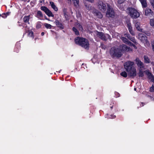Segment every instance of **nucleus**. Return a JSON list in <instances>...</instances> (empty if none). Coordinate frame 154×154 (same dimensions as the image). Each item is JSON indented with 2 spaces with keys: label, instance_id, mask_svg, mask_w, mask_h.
<instances>
[{
  "label": "nucleus",
  "instance_id": "3c124183",
  "mask_svg": "<svg viewBox=\"0 0 154 154\" xmlns=\"http://www.w3.org/2000/svg\"><path fill=\"white\" fill-rule=\"evenodd\" d=\"M134 91H136V88H134Z\"/></svg>",
  "mask_w": 154,
  "mask_h": 154
},
{
  "label": "nucleus",
  "instance_id": "7c9ffc66",
  "mask_svg": "<svg viewBox=\"0 0 154 154\" xmlns=\"http://www.w3.org/2000/svg\"><path fill=\"white\" fill-rule=\"evenodd\" d=\"M150 24L151 26L154 27V19L150 20Z\"/></svg>",
  "mask_w": 154,
  "mask_h": 154
},
{
  "label": "nucleus",
  "instance_id": "49530a36",
  "mask_svg": "<svg viewBox=\"0 0 154 154\" xmlns=\"http://www.w3.org/2000/svg\"><path fill=\"white\" fill-rule=\"evenodd\" d=\"M44 34H45V33H44V32H42L41 33V35H42V36H43V35H44Z\"/></svg>",
  "mask_w": 154,
  "mask_h": 154
},
{
  "label": "nucleus",
  "instance_id": "393cba45",
  "mask_svg": "<svg viewBox=\"0 0 154 154\" xmlns=\"http://www.w3.org/2000/svg\"><path fill=\"white\" fill-rule=\"evenodd\" d=\"M144 62L146 63H149L150 62V60L147 56L144 55Z\"/></svg>",
  "mask_w": 154,
  "mask_h": 154
},
{
  "label": "nucleus",
  "instance_id": "1a4fd4ad",
  "mask_svg": "<svg viewBox=\"0 0 154 154\" xmlns=\"http://www.w3.org/2000/svg\"><path fill=\"white\" fill-rule=\"evenodd\" d=\"M127 72H128V76L132 78H134L136 75V70L135 67Z\"/></svg>",
  "mask_w": 154,
  "mask_h": 154
},
{
  "label": "nucleus",
  "instance_id": "473e14b6",
  "mask_svg": "<svg viewBox=\"0 0 154 154\" xmlns=\"http://www.w3.org/2000/svg\"><path fill=\"white\" fill-rule=\"evenodd\" d=\"M72 30L74 32H75V33L76 35H79V31L76 28H75V27H73Z\"/></svg>",
  "mask_w": 154,
  "mask_h": 154
},
{
  "label": "nucleus",
  "instance_id": "f3484780",
  "mask_svg": "<svg viewBox=\"0 0 154 154\" xmlns=\"http://www.w3.org/2000/svg\"><path fill=\"white\" fill-rule=\"evenodd\" d=\"M94 15L99 18H101L103 17L101 13L99 12L98 11L95 10V11Z\"/></svg>",
  "mask_w": 154,
  "mask_h": 154
},
{
  "label": "nucleus",
  "instance_id": "ddd939ff",
  "mask_svg": "<svg viewBox=\"0 0 154 154\" xmlns=\"http://www.w3.org/2000/svg\"><path fill=\"white\" fill-rule=\"evenodd\" d=\"M137 66L140 67V69L143 68L144 66L143 63L138 58H136L135 60Z\"/></svg>",
  "mask_w": 154,
  "mask_h": 154
},
{
  "label": "nucleus",
  "instance_id": "bb28decb",
  "mask_svg": "<svg viewBox=\"0 0 154 154\" xmlns=\"http://www.w3.org/2000/svg\"><path fill=\"white\" fill-rule=\"evenodd\" d=\"M138 75L140 77H143L144 76L143 72L141 69L139 70Z\"/></svg>",
  "mask_w": 154,
  "mask_h": 154
},
{
  "label": "nucleus",
  "instance_id": "f704fd0d",
  "mask_svg": "<svg viewBox=\"0 0 154 154\" xmlns=\"http://www.w3.org/2000/svg\"><path fill=\"white\" fill-rule=\"evenodd\" d=\"M149 91L151 92H154V85H152L151 87L150 88Z\"/></svg>",
  "mask_w": 154,
  "mask_h": 154
},
{
  "label": "nucleus",
  "instance_id": "c85d7f7f",
  "mask_svg": "<svg viewBox=\"0 0 154 154\" xmlns=\"http://www.w3.org/2000/svg\"><path fill=\"white\" fill-rule=\"evenodd\" d=\"M44 25L45 27L47 29H51V28L52 26L51 24L47 23H45Z\"/></svg>",
  "mask_w": 154,
  "mask_h": 154
},
{
  "label": "nucleus",
  "instance_id": "72a5a7b5",
  "mask_svg": "<svg viewBox=\"0 0 154 154\" xmlns=\"http://www.w3.org/2000/svg\"><path fill=\"white\" fill-rule=\"evenodd\" d=\"M127 26L128 30H131V29H132L131 24L130 23H127Z\"/></svg>",
  "mask_w": 154,
  "mask_h": 154
},
{
  "label": "nucleus",
  "instance_id": "aec40b11",
  "mask_svg": "<svg viewBox=\"0 0 154 154\" xmlns=\"http://www.w3.org/2000/svg\"><path fill=\"white\" fill-rule=\"evenodd\" d=\"M36 17L39 19L42 18L43 17V15L42 12L40 11H38Z\"/></svg>",
  "mask_w": 154,
  "mask_h": 154
},
{
  "label": "nucleus",
  "instance_id": "603ef678",
  "mask_svg": "<svg viewBox=\"0 0 154 154\" xmlns=\"http://www.w3.org/2000/svg\"><path fill=\"white\" fill-rule=\"evenodd\" d=\"M110 108H111V109H112V106H111V107H110Z\"/></svg>",
  "mask_w": 154,
  "mask_h": 154
},
{
  "label": "nucleus",
  "instance_id": "4468645a",
  "mask_svg": "<svg viewBox=\"0 0 154 154\" xmlns=\"http://www.w3.org/2000/svg\"><path fill=\"white\" fill-rule=\"evenodd\" d=\"M145 14L146 16L151 17L153 16V12L151 9L147 8L145 11Z\"/></svg>",
  "mask_w": 154,
  "mask_h": 154
},
{
  "label": "nucleus",
  "instance_id": "9b49d317",
  "mask_svg": "<svg viewBox=\"0 0 154 154\" xmlns=\"http://www.w3.org/2000/svg\"><path fill=\"white\" fill-rule=\"evenodd\" d=\"M121 39L125 43L127 44L130 45L134 47L135 48H136L137 47L136 46L132 43L130 41H129L125 37H122Z\"/></svg>",
  "mask_w": 154,
  "mask_h": 154
},
{
  "label": "nucleus",
  "instance_id": "de8ad7c7",
  "mask_svg": "<svg viewBox=\"0 0 154 154\" xmlns=\"http://www.w3.org/2000/svg\"><path fill=\"white\" fill-rule=\"evenodd\" d=\"M143 103H141L140 106H143Z\"/></svg>",
  "mask_w": 154,
  "mask_h": 154
},
{
  "label": "nucleus",
  "instance_id": "9d476101",
  "mask_svg": "<svg viewBox=\"0 0 154 154\" xmlns=\"http://www.w3.org/2000/svg\"><path fill=\"white\" fill-rule=\"evenodd\" d=\"M138 39L143 43H147V37L144 34L140 33L138 35Z\"/></svg>",
  "mask_w": 154,
  "mask_h": 154
},
{
  "label": "nucleus",
  "instance_id": "37998d69",
  "mask_svg": "<svg viewBox=\"0 0 154 154\" xmlns=\"http://www.w3.org/2000/svg\"><path fill=\"white\" fill-rule=\"evenodd\" d=\"M39 2L40 3H42L44 2V0H40Z\"/></svg>",
  "mask_w": 154,
  "mask_h": 154
},
{
  "label": "nucleus",
  "instance_id": "6e6d98bb",
  "mask_svg": "<svg viewBox=\"0 0 154 154\" xmlns=\"http://www.w3.org/2000/svg\"><path fill=\"white\" fill-rule=\"evenodd\" d=\"M16 51V52H18V51Z\"/></svg>",
  "mask_w": 154,
  "mask_h": 154
},
{
  "label": "nucleus",
  "instance_id": "6e6552de",
  "mask_svg": "<svg viewBox=\"0 0 154 154\" xmlns=\"http://www.w3.org/2000/svg\"><path fill=\"white\" fill-rule=\"evenodd\" d=\"M41 9L44 11L45 13L49 17H53L54 15L52 12L45 6H42Z\"/></svg>",
  "mask_w": 154,
  "mask_h": 154
},
{
  "label": "nucleus",
  "instance_id": "39448f33",
  "mask_svg": "<svg viewBox=\"0 0 154 154\" xmlns=\"http://www.w3.org/2000/svg\"><path fill=\"white\" fill-rule=\"evenodd\" d=\"M107 9L106 13V16L108 17H113L115 16V13L113 9L109 5H107Z\"/></svg>",
  "mask_w": 154,
  "mask_h": 154
},
{
  "label": "nucleus",
  "instance_id": "5701e85b",
  "mask_svg": "<svg viewBox=\"0 0 154 154\" xmlns=\"http://www.w3.org/2000/svg\"><path fill=\"white\" fill-rule=\"evenodd\" d=\"M50 3L52 8L55 11H58V8L54 5V3L52 2H50Z\"/></svg>",
  "mask_w": 154,
  "mask_h": 154
},
{
  "label": "nucleus",
  "instance_id": "e433bc0d",
  "mask_svg": "<svg viewBox=\"0 0 154 154\" xmlns=\"http://www.w3.org/2000/svg\"><path fill=\"white\" fill-rule=\"evenodd\" d=\"M130 33L133 36L135 34L134 32L133 31L132 29H131V30H128Z\"/></svg>",
  "mask_w": 154,
  "mask_h": 154
},
{
  "label": "nucleus",
  "instance_id": "b1692460",
  "mask_svg": "<svg viewBox=\"0 0 154 154\" xmlns=\"http://www.w3.org/2000/svg\"><path fill=\"white\" fill-rule=\"evenodd\" d=\"M29 15L25 16L23 18V21L24 22L26 23H28L29 24Z\"/></svg>",
  "mask_w": 154,
  "mask_h": 154
},
{
  "label": "nucleus",
  "instance_id": "09e8293b",
  "mask_svg": "<svg viewBox=\"0 0 154 154\" xmlns=\"http://www.w3.org/2000/svg\"><path fill=\"white\" fill-rule=\"evenodd\" d=\"M45 19L47 20H49L48 19V18H47L46 17H45Z\"/></svg>",
  "mask_w": 154,
  "mask_h": 154
},
{
  "label": "nucleus",
  "instance_id": "2f4dec72",
  "mask_svg": "<svg viewBox=\"0 0 154 154\" xmlns=\"http://www.w3.org/2000/svg\"><path fill=\"white\" fill-rule=\"evenodd\" d=\"M28 36L30 37H32V38H33V33L32 31H29L28 34Z\"/></svg>",
  "mask_w": 154,
  "mask_h": 154
},
{
  "label": "nucleus",
  "instance_id": "79ce46f5",
  "mask_svg": "<svg viewBox=\"0 0 154 154\" xmlns=\"http://www.w3.org/2000/svg\"><path fill=\"white\" fill-rule=\"evenodd\" d=\"M149 98L150 99H151L152 100H154V98L153 97H152L151 96H149Z\"/></svg>",
  "mask_w": 154,
  "mask_h": 154
},
{
  "label": "nucleus",
  "instance_id": "f257e3e1",
  "mask_svg": "<svg viewBox=\"0 0 154 154\" xmlns=\"http://www.w3.org/2000/svg\"><path fill=\"white\" fill-rule=\"evenodd\" d=\"M75 43L85 49H88L89 43L88 39L80 37H77L75 39Z\"/></svg>",
  "mask_w": 154,
  "mask_h": 154
},
{
  "label": "nucleus",
  "instance_id": "f03ea898",
  "mask_svg": "<svg viewBox=\"0 0 154 154\" xmlns=\"http://www.w3.org/2000/svg\"><path fill=\"white\" fill-rule=\"evenodd\" d=\"M109 53L111 57L113 58L120 57L122 55L120 49L116 47H112L109 50Z\"/></svg>",
  "mask_w": 154,
  "mask_h": 154
},
{
  "label": "nucleus",
  "instance_id": "2eb2a0df",
  "mask_svg": "<svg viewBox=\"0 0 154 154\" xmlns=\"http://www.w3.org/2000/svg\"><path fill=\"white\" fill-rule=\"evenodd\" d=\"M145 72H146V74L148 77V78L154 83V76L153 75L148 71H146Z\"/></svg>",
  "mask_w": 154,
  "mask_h": 154
},
{
  "label": "nucleus",
  "instance_id": "423d86ee",
  "mask_svg": "<svg viewBox=\"0 0 154 154\" xmlns=\"http://www.w3.org/2000/svg\"><path fill=\"white\" fill-rule=\"evenodd\" d=\"M108 4L104 3L102 1H100L98 3L97 7L98 9L102 12H104L107 8Z\"/></svg>",
  "mask_w": 154,
  "mask_h": 154
},
{
  "label": "nucleus",
  "instance_id": "4d7b16f0",
  "mask_svg": "<svg viewBox=\"0 0 154 154\" xmlns=\"http://www.w3.org/2000/svg\"><path fill=\"white\" fill-rule=\"evenodd\" d=\"M61 70H60V71L59 72V73H60V72Z\"/></svg>",
  "mask_w": 154,
  "mask_h": 154
},
{
  "label": "nucleus",
  "instance_id": "20e7f679",
  "mask_svg": "<svg viewBox=\"0 0 154 154\" xmlns=\"http://www.w3.org/2000/svg\"><path fill=\"white\" fill-rule=\"evenodd\" d=\"M96 34L98 37L103 41H106L108 39H110V36L108 34H104L102 32L97 31Z\"/></svg>",
  "mask_w": 154,
  "mask_h": 154
},
{
  "label": "nucleus",
  "instance_id": "dca6fc26",
  "mask_svg": "<svg viewBox=\"0 0 154 154\" xmlns=\"http://www.w3.org/2000/svg\"><path fill=\"white\" fill-rule=\"evenodd\" d=\"M125 36L127 37L129 39L132 41L134 43H136V41L135 40L134 37H131L130 35L128 34H125Z\"/></svg>",
  "mask_w": 154,
  "mask_h": 154
},
{
  "label": "nucleus",
  "instance_id": "412c9836",
  "mask_svg": "<svg viewBox=\"0 0 154 154\" xmlns=\"http://www.w3.org/2000/svg\"><path fill=\"white\" fill-rule=\"evenodd\" d=\"M56 23L57 26L60 28L61 29H63L64 28V26L62 23L59 22L58 21H56Z\"/></svg>",
  "mask_w": 154,
  "mask_h": 154
},
{
  "label": "nucleus",
  "instance_id": "f8f14e48",
  "mask_svg": "<svg viewBox=\"0 0 154 154\" xmlns=\"http://www.w3.org/2000/svg\"><path fill=\"white\" fill-rule=\"evenodd\" d=\"M120 48L121 49V53H122V51H131V48L127 46L126 45L124 44H123L122 45H120Z\"/></svg>",
  "mask_w": 154,
  "mask_h": 154
},
{
  "label": "nucleus",
  "instance_id": "a878e982",
  "mask_svg": "<svg viewBox=\"0 0 154 154\" xmlns=\"http://www.w3.org/2000/svg\"><path fill=\"white\" fill-rule=\"evenodd\" d=\"M125 0H118V6L119 7L120 9L122 10L123 8L122 7H119L121 4H122L124 2Z\"/></svg>",
  "mask_w": 154,
  "mask_h": 154
},
{
  "label": "nucleus",
  "instance_id": "c03bdc74",
  "mask_svg": "<svg viewBox=\"0 0 154 154\" xmlns=\"http://www.w3.org/2000/svg\"><path fill=\"white\" fill-rule=\"evenodd\" d=\"M85 6H86V8H87V9H88V10H89L90 9V7H89V6H87V5H85Z\"/></svg>",
  "mask_w": 154,
  "mask_h": 154
},
{
  "label": "nucleus",
  "instance_id": "7ed1b4c3",
  "mask_svg": "<svg viewBox=\"0 0 154 154\" xmlns=\"http://www.w3.org/2000/svg\"><path fill=\"white\" fill-rule=\"evenodd\" d=\"M127 10L129 15L133 19H136L140 16V14L138 11L133 8H129Z\"/></svg>",
  "mask_w": 154,
  "mask_h": 154
},
{
  "label": "nucleus",
  "instance_id": "4c0bfd02",
  "mask_svg": "<svg viewBox=\"0 0 154 154\" xmlns=\"http://www.w3.org/2000/svg\"><path fill=\"white\" fill-rule=\"evenodd\" d=\"M150 3L151 5H152L153 8H154V0H150Z\"/></svg>",
  "mask_w": 154,
  "mask_h": 154
},
{
  "label": "nucleus",
  "instance_id": "6ab92c4d",
  "mask_svg": "<svg viewBox=\"0 0 154 154\" xmlns=\"http://www.w3.org/2000/svg\"><path fill=\"white\" fill-rule=\"evenodd\" d=\"M135 25L137 30L140 32H142V29L140 28V23L136 21L135 23Z\"/></svg>",
  "mask_w": 154,
  "mask_h": 154
},
{
  "label": "nucleus",
  "instance_id": "ea45409f",
  "mask_svg": "<svg viewBox=\"0 0 154 154\" xmlns=\"http://www.w3.org/2000/svg\"><path fill=\"white\" fill-rule=\"evenodd\" d=\"M63 12L64 14L67 13V9L66 8H64L63 9Z\"/></svg>",
  "mask_w": 154,
  "mask_h": 154
},
{
  "label": "nucleus",
  "instance_id": "cd10ccee",
  "mask_svg": "<svg viewBox=\"0 0 154 154\" xmlns=\"http://www.w3.org/2000/svg\"><path fill=\"white\" fill-rule=\"evenodd\" d=\"M120 75L126 78L127 76V74L125 71H123L121 73Z\"/></svg>",
  "mask_w": 154,
  "mask_h": 154
},
{
  "label": "nucleus",
  "instance_id": "a18cd8bd",
  "mask_svg": "<svg viewBox=\"0 0 154 154\" xmlns=\"http://www.w3.org/2000/svg\"><path fill=\"white\" fill-rule=\"evenodd\" d=\"M151 64H152V65L153 66H154V67H153V69H154V62H152L151 63Z\"/></svg>",
  "mask_w": 154,
  "mask_h": 154
},
{
  "label": "nucleus",
  "instance_id": "5fc2aeb1",
  "mask_svg": "<svg viewBox=\"0 0 154 154\" xmlns=\"http://www.w3.org/2000/svg\"><path fill=\"white\" fill-rule=\"evenodd\" d=\"M94 59V58H93V59H92V61H93Z\"/></svg>",
  "mask_w": 154,
  "mask_h": 154
},
{
  "label": "nucleus",
  "instance_id": "58836bf2",
  "mask_svg": "<svg viewBox=\"0 0 154 154\" xmlns=\"http://www.w3.org/2000/svg\"><path fill=\"white\" fill-rule=\"evenodd\" d=\"M110 117H109V118L113 119L116 118V116L115 115H111L110 116Z\"/></svg>",
  "mask_w": 154,
  "mask_h": 154
},
{
  "label": "nucleus",
  "instance_id": "a211bd4d",
  "mask_svg": "<svg viewBox=\"0 0 154 154\" xmlns=\"http://www.w3.org/2000/svg\"><path fill=\"white\" fill-rule=\"evenodd\" d=\"M68 3H71V0H67ZM72 2L73 3L74 5L76 7H77L79 5V0H72Z\"/></svg>",
  "mask_w": 154,
  "mask_h": 154
},
{
  "label": "nucleus",
  "instance_id": "864d4df0",
  "mask_svg": "<svg viewBox=\"0 0 154 154\" xmlns=\"http://www.w3.org/2000/svg\"><path fill=\"white\" fill-rule=\"evenodd\" d=\"M149 35V33L148 34H147V35Z\"/></svg>",
  "mask_w": 154,
  "mask_h": 154
},
{
  "label": "nucleus",
  "instance_id": "c9c22d12",
  "mask_svg": "<svg viewBox=\"0 0 154 154\" xmlns=\"http://www.w3.org/2000/svg\"><path fill=\"white\" fill-rule=\"evenodd\" d=\"M64 15L66 20H67L69 19V16L67 14V13L64 14Z\"/></svg>",
  "mask_w": 154,
  "mask_h": 154
},
{
  "label": "nucleus",
  "instance_id": "0eeeda50",
  "mask_svg": "<svg viewBox=\"0 0 154 154\" xmlns=\"http://www.w3.org/2000/svg\"><path fill=\"white\" fill-rule=\"evenodd\" d=\"M134 62L131 61H128L125 63L124 64V66L126 71H128L130 69L134 68Z\"/></svg>",
  "mask_w": 154,
  "mask_h": 154
},
{
  "label": "nucleus",
  "instance_id": "8fccbe9b",
  "mask_svg": "<svg viewBox=\"0 0 154 154\" xmlns=\"http://www.w3.org/2000/svg\"><path fill=\"white\" fill-rule=\"evenodd\" d=\"M24 2H26L27 0H22Z\"/></svg>",
  "mask_w": 154,
  "mask_h": 154
},
{
  "label": "nucleus",
  "instance_id": "a19ab883",
  "mask_svg": "<svg viewBox=\"0 0 154 154\" xmlns=\"http://www.w3.org/2000/svg\"><path fill=\"white\" fill-rule=\"evenodd\" d=\"M79 29L80 30H82L83 29V28L82 27V26L81 25H79Z\"/></svg>",
  "mask_w": 154,
  "mask_h": 154
},
{
  "label": "nucleus",
  "instance_id": "c756f323",
  "mask_svg": "<svg viewBox=\"0 0 154 154\" xmlns=\"http://www.w3.org/2000/svg\"><path fill=\"white\" fill-rule=\"evenodd\" d=\"M41 27H42L41 23L40 22H38L36 23V28L37 29H39L40 28H41Z\"/></svg>",
  "mask_w": 154,
  "mask_h": 154
},
{
  "label": "nucleus",
  "instance_id": "4be33fe9",
  "mask_svg": "<svg viewBox=\"0 0 154 154\" xmlns=\"http://www.w3.org/2000/svg\"><path fill=\"white\" fill-rule=\"evenodd\" d=\"M141 2L143 8H146L147 7V3L146 0H139Z\"/></svg>",
  "mask_w": 154,
  "mask_h": 154
}]
</instances>
